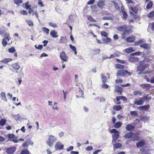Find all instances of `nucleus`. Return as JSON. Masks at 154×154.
<instances>
[{"label": "nucleus", "mask_w": 154, "mask_h": 154, "mask_svg": "<svg viewBox=\"0 0 154 154\" xmlns=\"http://www.w3.org/2000/svg\"><path fill=\"white\" fill-rule=\"evenodd\" d=\"M109 131L111 133H114L112 135V142H115L117 140L119 136V132L115 129H111Z\"/></svg>", "instance_id": "obj_1"}, {"label": "nucleus", "mask_w": 154, "mask_h": 154, "mask_svg": "<svg viewBox=\"0 0 154 154\" xmlns=\"http://www.w3.org/2000/svg\"><path fill=\"white\" fill-rule=\"evenodd\" d=\"M57 138L52 135L49 136L48 139L46 143L48 146L50 147L53 146L54 142L57 140Z\"/></svg>", "instance_id": "obj_2"}, {"label": "nucleus", "mask_w": 154, "mask_h": 154, "mask_svg": "<svg viewBox=\"0 0 154 154\" xmlns=\"http://www.w3.org/2000/svg\"><path fill=\"white\" fill-rule=\"evenodd\" d=\"M127 26H120L117 28V30L119 31H123L124 32L122 34L123 35H125L126 34L129 33L131 31V28L128 30L127 29Z\"/></svg>", "instance_id": "obj_3"}, {"label": "nucleus", "mask_w": 154, "mask_h": 154, "mask_svg": "<svg viewBox=\"0 0 154 154\" xmlns=\"http://www.w3.org/2000/svg\"><path fill=\"white\" fill-rule=\"evenodd\" d=\"M145 61H143L140 63V65L137 67V71L138 74H140L144 70L145 67L147 66L146 64L144 63Z\"/></svg>", "instance_id": "obj_4"}, {"label": "nucleus", "mask_w": 154, "mask_h": 154, "mask_svg": "<svg viewBox=\"0 0 154 154\" xmlns=\"http://www.w3.org/2000/svg\"><path fill=\"white\" fill-rule=\"evenodd\" d=\"M55 149L57 150H62L64 149V145L60 141H58L55 145Z\"/></svg>", "instance_id": "obj_5"}, {"label": "nucleus", "mask_w": 154, "mask_h": 154, "mask_svg": "<svg viewBox=\"0 0 154 154\" xmlns=\"http://www.w3.org/2000/svg\"><path fill=\"white\" fill-rule=\"evenodd\" d=\"M16 147L11 146L7 149L6 152L8 154H13L16 151Z\"/></svg>", "instance_id": "obj_6"}, {"label": "nucleus", "mask_w": 154, "mask_h": 154, "mask_svg": "<svg viewBox=\"0 0 154 154\" xmlns=\"http://www.w3.org/2000/svg\"><path fill=\"white\" fill-rule=\"evenodd\" d=\"M60 56L61 59L64 61H66L68 59V57L67 56L64 52L60 53Z\"/></svg>", "instance_id": "obj_7"}, {"label": "nucleus", "mask_w": 154, "mask_h": 154, "mask_svg": "<svg viewBox=\"0 0 154 154\" xmlns=\"http://www.w3.org/2000/svg\"><path fill=\"white\" fill-rule=\"evenodd\" d=\"M34 143L32 142L31 140L29 139L27 140L26 142L23 143L22 144V146L23 147H26L28 146L29 145H33Z\"/></svg>", "instance_id": "obj_8"}, {"label": "nucleus", "mask_w": 154, "mask_h": 154, "mask_svg": "<svg viewBox=\"0 0 154 154\" xmlns=\"http://www.w3.org/2000/svg\"><path fill=\"white\" fill-rule=\"evenodd\" d=\"M135 101H134V103L135 104L138 105H140L143 104L144 102V101L142 98H139V100H137L136 99H135Z\"/></svg>", "instance_id": "obj_9"}, {"label": "nucleus", "mask_w": 154, "mask_h": 154, "mask_svg": "<svg viewBox=\"0 0 154 154\" xmlns=\"http://www.w3.org/2000/svg\"><path fill=\"white\" fill-rule=\"evenodd\" d=\"M105 0H100L97 2V5L98 7L101 9L103 8V7L105 5Z\"/></svg>", "instance_id": "obj_10"}, {"label": "nucleus", "mask_w": 154, "mask_h": 154, "mask_svg": "<svg viewBox=\"0 0 154 154\" xmlns=\"http://www.w3.org/2000/svg\"><path fill=\"white\" fill-rule=\"evenodd\" d=\"M126 70H119L117 72V76H123L126 75Z\"/></svg>", "instance_id": "obj_11"}, {"label": "nucleus", "mask_w": 154, "mask_h": 154, "mask_svg": "<svg viewBox=\"0 0 154 154\" xmlns=\"http://www.w3.org/2000/svg\"><path fill=\"white\" fill-rule=\"evenodd\" d=\"M140 47L142 48L147 50L150 49L151 46L150 44L147 43H144L140 45Z\"/></svg>", "instance_id": "obj_12"}, {"label": "nucleus", "mask_w": 154, "mask_h": 154, "mask_svg": "<svg viewBox=\"0 0 154 154\" xmlns=\"http://www.w3.org/2000/svg\"><path fill=\"white\" fill-rule=\"evenodd\" d=\"M140 86L143 89L147 90L150 88L151 85L149 84H143L140 85Z\"/></svg>", "instance_id": "obj_13"}, {"label": "nucleus", "mask_w": 154, "mask_h": 154, "mask_svg": "<svg viewBox=\"0 0 154 154\" xmlns=\"http://www.w3.org/2000/svg\"><path fill=\"white\" fill-rule=\"evenodd\" d=\"M145 144V141L143 140H141L136 143V145L137 147H140L143 146Z\"/></svg>", "instance_id": "obj_14"}, {"label": "nucleus", "mask_w": 154, "mask_h": 154, "mask_svg": "<svg viewBox=\"0 0 154 154\" xmlns=\"http://www.w3.org/2000/svg\"><path fill=\"white\" fill-rule=\"evenodd\" d=\"M143 93L141 91L138 90H135L133 91V94L134 96H142Z\"/></svg>", "instance_id": "obj_15"}, {"label": "nucleus", "mask_w": 154, "mask_h": 154, "mask_svg": "<svg viewBox=\"0 0 154 154\" xmlns=\"http://www.w3.org/2000/svg\"><path fill=\"white\" fill-rule=\"evenodd\" d=\"M134 135V133L130 132L126 133L125 134V137L126 138H130L133 137Z\"/></svg>", "instance_id": "obj_16"}, {"label": "nucleus", "mask_w": 154, "mask_h": 154, "mask_svg": "<svg viewBox=\"0 0 154 154\" xmlns=\"http://www.w3.org/2000/svg\"><path fill=\"white\" fill-rule=\"evenodd\" d=\"M11 66L16 70H18L20 67L18 63H13L11 65Z\"/></svg>", "instance_id": "obj_17"}, {"label": "nucleus", "mask_w": 154, "mask_h": 154, "mask_svg": "<svg viewBox=\"0 0 154 154\" xmlns=\"http://www.w3.org/2000/svg\"><path fill=\"white\" fill-rule=\"evenodd\" d=\"M135 128V127L131 124H128L125 128L128 131H130Z\"/></svg>", "instance_id": "obj_18"}, {"label": "nucleus", "mask_w": 154, "mask_h": 154, "mask_svg": "<svg viewBox=\"0 0 154 154\" xmlns=\"http://www.w3.org/2000/svg\"><path fill=\"white\" fill-rule=\"evenodd\" d=\"M139 59L136 57H131L129 58V61L131 62L134 63L138 61Z\"/></svg>", "instance_id": "obj_19"}, {"label": "nucleus", "mask_w": 154, "mask_h": 154, "mask_svg": "<svg viewBox=\"0 0 154 154\" xmlns=\"http://www.w3.org/2000/svg\"><path fill=\"white\" fill-rule=\"evenodd\" d=\"M50 35L54 38H57L58 37L57 32L55 30H52L50 32Z\"/></svg>", "instance_id": "obj_20"}, {"label": "nucleus", "mask_w": 154, "mask_h": 154, "mask_svg": "<svg viewBox=\"0 0 154 154\" xmlns=\"http://www.w3.org/2000/svg\"><path fill=\"white\" fill-rule=\"evenodd\" d=\"M122 145L120 143H117L113 145V149L115 150L116 149H119L122 147Z\"/></svg>", "instance_id": "obj_21"}, {"label": "nucleus", "mask_w": 154, "mask_h": 154, "mask_svg": "<svg viewBox=\"0 0 154 154\" xmlns=\"http://www.w3.org/2000/svg\"><path fill=\"white\" fill-rule=\"evenodd\" d=\"M95 100H97V102H100V103L104 102L105 100V99L102 97H97L95 98Z\"/></svg>", "instance_id": "obj_22"}, {"label": "nucleus", "mask_w": 154, "mask_h": 154, "mask_svg": "<svg viewBox=\"0 0 154 154\" xmlns=\"http://www.w3.org/2000/svg\"><path fill=\"white\" fill-rule=\"evenodd\" d=\"M149 106L148 105L146 106H140L139 107V109L141 110H147L149 108Z\"/></svg>", "instance_id": "obj_23"}, {"label": "nucleus", "mask_w": 154, "mask_h": 154, "mask_svg": "<svg viewBox=\"0 0 154 154\" xmlns=\"http://www.w3.org/2000/svg\"><path fill=\"white\" fill-rule=\"evenodd\" d=\"M135 40V37L134 36H131L128 37L126 39V41L127 42H133Z\"/></svg>", "instance_id": "obj_24"}, {"label": "nucleus", "mask_w": 154, "mask_h": 154, "mask_svg": "<svg viewBox=\"0 0 154 154\" xmlns=\"http://www.w3.org/2000/svg\"><path fill=\"white\" fill-rule=\"evenodd\" d=\"M122 91V88L119 86H116L115 88L114 91L117 92L121 93Z\"/></svg>", "instance_id": "obj_25"}, {"label": "nucleus", "mask_w": 154, "mask_h": 154, "mask_svg": "<svg viewBox=\"0 0 154 154\" xmlns=\"http://www.w3.org/2000/svg\"><path fill=\"white\" fill-rule=\"evenodd\" d=\"M0 95L1 97L2 100L5 101H7V100L5 92H2L0 94Z\"/></svg>", "instance_id": "obj_26"}, {"label": "nucleus", "mask_w": 154, "mask_h": 154, "mask_svg": "<svg viewBox=\"0 0 154 154\" xmlns=\"http://www.w3.org/2000/svg\"><path fill=\"white\" fill-rule=\"evenodd\" d=\"M67 41V38L66 37L61 36L60 42V43H64Z\"/></svg>", "instance_id": "obj_27"}, {"label": "nucleus", "mask_w": 154, "mask_h": 154, "mask_svg": "<svg viewBox=\"0 0 154 154\" xmlns=\"http://www.w3.org/2000/svg\"><path fill=\"white\" fill-rule=\"evenodd\" d=\"M122 125V123L121 122H117L115 123L114 125V127L116 128H119L121 127Z\"/></svg>", "instance_id": "obj_28"}, {"label": "nucleus", "mask_w": 154, "mask_h": 154, "mask_svg": "<svg viewBox=\"0 0 154 154\" xmlns=\"http://www.w3.org/2000/svg\"><path fill=\"white\" fill-rule=\"evenodd\" d=\"M114 19V17L113 16L109 17H105L103 18V20H112Z\"/></svg>", "instance_id": "obj_29"}, {"label": "nucleus", "mask_w": 154, "mask_h": 154, "mask_svg": "<svg viewBox=\"0 0 154 154\" xmlns=\"http://www.w3.org/2000/svg\"><path fill=\"white\" fill-rule=\"evenodd\" d=\"M122 108L120 105H116L114 106L113 109L117 111H119L122 109Z\"/></svg>", "instance_id": "obj_30"}, {"label": "nucleus", "mask_w": 154, "mask_h": 154, "mask_svg": "<svg viewBox=\"0 0 154 154\" xmlns=\"http://www.w3.org/2000/svg\"><path fill=\"white\" fill-rule=\"evenodd\" d=\"M6 122V120L4 119H2L0 120V125L4 126L5 125Z\"/></svg>", "instance_id": "obj_31"}, {"label": "nucleus", "mask_w": 154, "mask_h": 154, "mask_svg": "<svg viewBox=\"0 0 154 154\" xmlns=\"http://www.w3.org/2000/svg\"><path fill=\"white\" fill-rule=\"evenodd\" d=\"M12 59L11 58H4L1 60L2 62H3L5 63H7L9 61H12Z\"/></svg>", "instance_id": "obj_32"}, {"label": "nucleus", "mask_w": 154, "mask_h": 154, "mask_svg": "<svg viewBox=\"0 0 154 154\" xmlns=\"http://www.w3.org/2000/svg\"><path fill=\"white\" fill-rule=\"evenodd\" d=\"M134 51L131 47H130L128 48H126L125 50V51L126 53H130Z\"/></svg>", "instance_id": "obj_33"}, {"label": "nucleus", "mask_w": 154, "mask_h": 154, "mask_svg": "<svg viewBox=\"0 0 154 154\" xmlns=\"http://www.w3.org/2000/svg\"><path fill=\"white\" fill-rule=\"evenodd\" d=\"M101 76L102 79V82L103 83L106 82L107 80V78L104 76L103 74L101 73Z\"/></svg>", "instance_id": "obj_34"}, {"label": "nucleus", "mask_w": 154, "mask_h": 154, "mask_svg": "<svg viewBox=\"0 0 154 154\" xmlns=\"http://www.w3.org/2000/svg\"><path fill=\"white\" fill-rule=\"evenodd\" d=\"M124 66L119 64H116L115 65V67L119 69H122L124 68Z\"/></svg>", "instance_id": "obj_35"}, {"label": "nucleus", "mask_w": 154, "mask_h": 154, "mask_svg": "<svg viewBox=\"0 0 154 154\" xmlns=\"http://www.w3.org/2000/svg\"><path fill=\"white\" fill-rule=\"evenodd\" d=\"M132 116H138V113L137 111H131L130 112Z\"/></svg>", "instance_id": "obj_36"}, {"label": "nucleus", "mask_w": 154, "mask_h": 154, "mask_svg": "<svg viewBox=\"0 0 154 154\" xmlns=\"http://www.w3.org/2000/svg\"><path fill=\"white\" fill-rule=\"evenodd\" d=\"M121 11L122 13L123 18L125 19H126L127 17V13L124 10H122Z\"/></svg>", "instance_id": "obj_37"}, {"label": "nucleus", "mask_w": 154, "mask_h": 154, "mask_svg": "<svg viewBox=\"0 0 154 154\" xmlns=\"http://www.w3.org/2000/svg\"><path fill=\"white\" fill-rule=\"evenodd\" d=\"M2 44L3 46L4 47H5L7 45L8 42L6 41L5 38H3L2 39Z\"/></svg>", "instance_id": "obj_38"}, {"label": "nucleus", "mask_w": 154, "mask_h": 154, "mask_svg": "<svg viewBox=\"0 0 154 154\" xmlns=\"http://www.w3.org/2000/svg\"><path fill=\"white\" fill-rule=\"evenodd\" d=\"M87 18L90 21L93 22L96 21V20H95L91 16L87 15Z\"/></svg>", "instance_id": "obj_39"}, {"label": "nucleus", "mask_w": 154, "mask_h": 154, "mask_svg": "<svg viewBox=\"0 0 154 154\" xmlns=\"http://www.w3.org/2000/svg\"><path fill=\"white\" fill-rule=\"evenodd\" d=\"M4 36L5 39H7L8 41H9L11 38L10 37V35L7 33H6L4 34Z\"/></svg>", "instance_id": "obj_40"}, {"label": "nucleus", "mask_w": 154, "mask_h": 154, "mask_svg": "<svg viewBox=\"0 0 154 154\" xmlns=\"http://www.w3.org/2000/svg\"><path fill=\"white\" fill-rule=\"evenodd\" d=\"M112 3H113L116 8L117 10H119L120 8L118 4L115 1H113Z\"/></svg>", "instance_id": "obj_41"}, {"label": "nucleus", "mask_w": 154, "mask_h": 154, "mask_svg": "<svg viewBox=\"0 0 154 154\" xmlns=\"http://www.w3.org/2000/svg\"><path fill=\"white\" fill-rule=\"evenodd\" d=\"M111 39L109 38H107L103 40V41L105 44H106L108 42H111Z\"/></svg>", "instance_id": "obj_42"}, {"label": "nucleus", "mask_w": 154, "mask_h": 154, "mask_svg": "<svg viewBox=\"0 0 154 154\" xmlns=\"http://www.w3.org/2000/svg\"><path fill=\"white\" fill-rule=\"evenodd\" d=\"M152 3L151 2H150L146 5V8L147 9H149L151 8L152 6Z\"/></svg>", "instance_id": "obj_43"}, {"label": "nucleus", "mask_w": 154, "mask_h": 154, "mask_svg": "<svg viewBox=\"0 0 154 154\" xmlns=\"http://www.w3.org/2000/svg\"><path fill=\"white\" fill-rule=\"evenodd\" d=\"M25 6L26 10H28L30 8L31 6L29 5V2L27 1L25 4Z\"/></svg>", "instance_id": "obj_44"}, {"label": "nucleus", "mask_w": 154, "mask_h": 154, "mask_svg": "<svg viewBox=\"0 0 154 154\" xmlns=\"http://www.w3.org/2000/svg\"><path fill=\"white\" fill-rule=\"evenodd\" d=\"M42 30L44 32L46 33L47 34H49V29H48L45 27H44L42 28Z\"/></svg>", "instance_id": "obj_45"}, {"label": "nucleus", "mask_w": 154, "mask_h": 154, "mask_svg": "<svg viewBox=\"0 0 154 154\" xmlns=\"http://www.w3.org/2000/svg\"><path fill=\"white\" fill-rule=\"evenodd\" d=\"M120 96L117 97L116 98L117 101H115V103L116 104H119L121 103L119 101V100H121Z\"/></svg>", "instance_id": "obj_46"}, {"label": "nucleus", "mask_w": 154, "mask_h": 154, "mask_svg": "<svg viewBox=\"0 0 154 154\" xmlns=\"http://www.w3.org/2000/svg\"><path fill=\"white\" fill-rule=\"evenodd\" d=\"M8 51L10 53H13L15 52L16 50L14 47H11L8 49Z\"/></svg>", "instance_id": "obj_47"}, {"label": "nucleus", "mask_w": 154, "mask_h": 154, "mask_svg": "<svg viewBox=\"0 0 154 154\" xmlns=\"http://www.w3.org/2000/svg\"><path fill=\"white\" fill-rule=\"evenodd\" d=\"M22 2V0H14V3L17 5L21 4Z\"/></svg>", "instance_id": "obj_48"}, {"label": "nucleus", "mask_w": 154, "mask_h": 154, "mask_svg": "<svg viewBox=\"0 0 154 154\" xmlns=\"http://www.w3.org/2000/svg\"><path fill=\"white\" fill-rule=\"evenodd\" d=\"M29 151L27 150H24L21 151L20 154H29Z\"/></svg>", "instance_id": "obj_49"}, {"label": "nucleus", "mask_w": 154, "mask_h": 154, "mask_svg": "<svg viewBox=\"0 0 154 154\" xmlns=\"http://www.w3.org/2000/svg\"><path fill=\"white\" fill-rule=\"evenodd\" d=\"M142 53L140 51H138L137 52H135L133 53H132L131 54V55H140Z\"/></svg>", "instance_id": "obj_50"}, {"label": "nucleus", "mask_w": 154, "mask_h": 154, "mask_svg": "<svg viewBox=\"0 0 154 154\" xmlns=\"http://www.w3.org/2000/svg\"><path fill=\"white\" fill-rule=\"evenodd\" d=\"M13 117L17 121L19 120L20 118V116L19 114L13 116Z\"/></svg>", "instance_id": "obj_51"}, {"label": "nucleus", "mask_w": 154, "mask_h": 154, "mask_svg": "<svg viewBox=\"0 0 154 154\" xmlns=\"http://www.w3.org/2000/svg\"><path fill=\"white\" fill-rule=\"evenodd\" d=\"M154 16V11L150 12L148 15L149 18H152Z\"/></svg>", "instance_id": "obj_52"}, {"label": "nucleus", "mask_w": 154, "mask_h": 154, "mask_svg": "<svg viewBox=\"0 0 154 154\" xmlns=\"http://www.w3.org/2000/svg\"><path fill=\"white\" fill-rule=\"evenodd\" d=\"M100 33L102 36L105 37H107L108 35V34L106 32L104 31L101 32Z\"/></svg>", "instance_id": "obj_53"}, {"label": "nucleus", "mask_w": 154, "mask_h": 154, "mask_svg": "<svg viewBox=\"0 0 154 154\" xmlns=\"http://www.w3.org/2000/svg\"><path fill=\"white\" fill-rule=\"evenodd\" d=\"M49 24L50 26L53 27H57L56 24L53 23L51 22L49 23Z\"/></svg>", "instance_id": "obj_54"}, {"label": "nucleus", "mask_w": 154, "mask_h": 154, "mask_svg": "<svg viewBox=\"0 0 154 154\" xmlns=\"http://www.w3.org/2000/svg\"><path fill=\"white\" fill-rule=\"evenodd\" d=\"M131 9L135 13H136L137 12V10L135 7H131Z\"/></svg>", "instance_id": "obj_55"}, {"label": "nucleus", "mask_w": 154, "mask_h": 154, "mask_svg": "<svg viewBox=\"0 0 154 154\" xmlns=\"http://www.w3.org/2000/svg\"><path fill=\"white\" fill-rule=\"evenodd\" d=\"M119 55L118 54L116 53H114L113 54H111L110 55V57H109V58H111L113 57H118Z\"/></svg>", "instance_id": "obj_56"}, {"label": "nucleus", "mask_w": 154, "mask_h": 154, "mask_svg": "<svg viewBox=\"0 0 154 154\" xmlns=\"http://www.w3.org/2000/svg\"><path fill=\"white\" fill-rule=\"evenodd\" d=\"M145 42V41L144 39H142L140 40L137 42V43L141 45L143 44V43Z\"/></svg>", "instance_id": "obj_57"}, {"label": "nucleus", "mask_w": 154, "mask_h": 154, "mask_svg": "<svg viewBox=\"0 0 154 154\" xmlns=\"http://www.w3.org/2000/svg\"><path fill=\"white\" fill-rule=\"evenodd\" d=\"M26 21L29 26H33V24L31 20H27Z\"/></svg>", "instance_id": "obj_58"}, {"label": "nucleus", "mask_w": 154, "mask_h": 154, "mask_svg": "<svg viewBox=\"0 0 154 154\" xmlns=\"http://www.w3.org/2000/svg\"><path fill=\"white\" fill-rule=\"evenodd\" d=\"M95 0H90L87 3L88 5H91L93 4L95 2Z\"/></svg>", "instance_id": "obj_59"}, {"label": "nucleus", "mask_w": 154, "mask_h": 154, "mask_svg": "<svg viewBox=\"0 0 154 154\" xmlns=\"http://www.w3.org/2000/svg\"><path fill=\"white\" fill-rule=\"evenodd\" d=\"M133 139V140L134 141H137L138 140V137L137 136V135L134 134V135L133 136V137H132Z\"/></svg>", "instance_id": "obj_60"}, {"label": "nucleus", "mask_w": 154, "mask_h": 154, "mask_svg": "<svg viewBox=\"0 0 154 154\" xmlns=\"http://www.w3.org/2000/svg\"><path fill=\"white\" fill-rule=\"evenodd\" d=\"M7 135L8 138L10 139L14 138V135L13 134H9Z\"/></svg>", "instance_id": "obj_61"}, {"label": "nucleus", "mask_w": 154, "mask_h": 154, "mask_svg": "<svg viewBox=\"0 0 154 154\" xmlns=\"http://www.w3.org/2000/svg\"><path fill=\"white\" fill-rule=\"evenodd\" d=\"M20 12L21 14L23 15H27L28 14L27 11H26L25 10L21 11H20Z\"/></svg>", "instance_id": "obj_62"}, {"label": "nucleus", "mask_w": 154, "mask_h": 154, "mask_svg": "<svg viewBox=\"0 0 154 154\" xmlns=\"http://www.w3.org/2000/svg\"><path fill=\"white\" fill-rule=\"evenodd\" d=\"M104 83L101 86L102 87L104 88H107L109 87V85H107V84L104 83Z\"/></svg>", "instance_id": "obj_63"}, {"label": "nucleus", "mask_w": 154, "mask_h": 154, "mask_svg": "<svg viewBox=\"0 0 154 154\" xmlns=\"http://www.w3.org/2000/svg\"><path fill=\"white\" fill-rule=\"evenodd\" d=\"M142 121H147L148 120V118L146 116L142 117L141 118Z\"/></svg>", "instance_id": "obj_64"}]
</instances>
